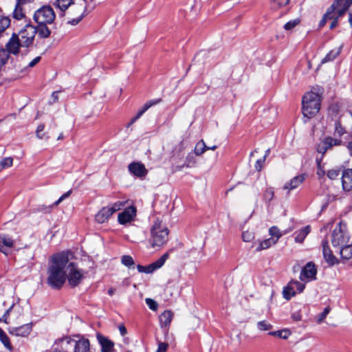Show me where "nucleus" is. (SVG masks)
Wrapping results in <instances>:
<instances>
[{
    "instance_id": "35",
    "label": "nucleus",
    "mask_w": 352,
    "mask_h": 352,
    "mask_svg": "<svg viewBox=\"0 0 352 352\" xmlns=\"http://www.w3.org/2000/svg\"><path fill=\"white\" fill-rule=\"evenodd\" d=\"M300 22V20L296 18L286 23L283 28L286 31H292Z\"/></svg>"
},
{
    "instance_id": "63",
    "label": "nucleus",
    "mask_w": 352,
    "mask_h": 352,
    "mask_svg": "<svg viewBox=\"0 0 352 352\" xmlns=\"http://www.w3.org/2000/svg\"><path fill=\"white\" fill-rule=\"evenodd\" d=\"M217 148V146L214 145L212 146H207V150H215Z\"/></svg>"
},
{
    "instance_id": "17",
    "label": "nucleus",
    "mask_w": 352,
    "mask_h": 352,
    "mask_svg": "<svg viewBox=\"0 0 352 352\" xmlns=\"http://www.w3.org/2000/svg\"><path fill=\"white\" fill-rule=\"evenodd\" d=\"M12 16L14 19L17 21L24 20L25 22L27 21V16L25 15L24 5H22L16 1L14 8L12 13Z\"/></svg>"
},
{
    "instance_id": "21",
    "label": "nucleus",
    "mask_w": 352,
    "mask_h": 352,
    "mask_svg": "<svg viewBox=\"0 0 352 352\" xmlns=\"http://www.w3.org/2000/svg\"><path fill=\"white\" fill-rule=\"evenodd\" d=\"M173 312L170 310H166L159 316L161 327H168L173 318Z\"/></svg>"
},
{
    "instance_id": "54",
    "label": "nucleus",
    "mask_w": 352,
    "mask_h": 352,
    "mask_svg": "<svg viewBox=\"0 0 352 352\" xmlns=\"http://www.w3.org/2000/svg\"><path fill=\"white\" fill-rule=\"evenodd\" d=\"M168 349V344L165 342H159L157 352H166Z\"/></svg>"
},
{
    "instance_id": "12",
    "label": "nucleus",
    "mask_w": 352,
    "mask_h": 352,
    "mask_svg": "<svg viewBox=\"0 0 352 352\" xmlns=\"http://www.w3.org/2000/svg\"><path fill=\"white\" fill-rule=\"evenodd\" d=\"M14 240L10 235L0 234V252L5 255H8L10 249L14 245Z\"/></svg>"
},
{
    "instance_id": "46",
    "label": "nucleus",
    "mask_w": 352,
    "mask_h": 352,
    "mask_svg": "<svg viewBox=\"0 0 352 352\" xmlns=\"http://www.w3.org/2000/svg\"><path fill=\"white\" fill-rule=\"evenodd\" d=\"M145 301H146V303L148 305V307L151 310L156 311L157 309L158 304L157 303L156 301H155L154 300L149 298H146Z\"/></svg>"
},
{
    "instance_id": "22",
    "label": "nucleus",
    "mask_w": 352,
    "mask_h": 352,
    "mask_svg": "<svg viewBox=\"0 0 352 352\" xmlns=\"http://www.w3.org/2000/svg\"><path fill=\"white\" fill-rule=\"evenodd\" d=\"M73 3L74 0H55L53 6L60 12V15H63L64 12Z\"/></svg>"
},
{
    "instance_id": "38",
    "label": "nucleus",
    "mask_w": 352,
    "mask_h": 352,
    "mask_svg": "<svg viewBox=\"0 0 352 352\" xmlns=\"http://www.w3.org/2000/svg\"><path fill=\"white\" fill-rule=\"evenodd\" d=\"M339 54H340V51L339 50L331 51L322 60V63H327L328 61H331V60H334L338 56Z\"/></svg>"
},
{
    "instance_id": "15",
    "label": "nucleus",
    "mask_w": 352,
    "mask_h": 352,
    "mask_svg": "<svg viewBox=\"0 0 352 352\" xmlns=\"http://www.w3.org/2000/svg\"><path fill=\"white\" fill-rule=\"evenodd\" d=\"M342 184L344 190L350 191L352 189V169L343 170L342 174Z\"/></svg>"
},
{
    "instance_id": "4",
    "label": "nucleus",
    "mask_w": 352,
    "mask_h": 352,
    "mask_svg": "<svg viewBox=\"0 0 352 352\" xmlns=\"http://www.w3.org/2000/svg\"><path fill=\"white\" fill-rule=\"evenodd\" d=\"M168 230L159 218L153 222L150 229L148 242L153 248H162L168 239Z\"/></svg>"
},
{
    "instance_id": "31",
    "label": "nucleus",
    "mask_w": 352,
    "mask_h": 352,
    "mask_svg": "<svg viewBox=\"0 0 352 352\" xmlns=\"http://www.w3.org/2000/svg\"><path fill=\"white\" fill-rule=\"evenodd\" d=\"M206 151H207V146L203 140L199 141L195 147V155H201Z\"/></svg>"
},
{
    "instance_id": "27",
    "label": "nucleus",
    "mask_w": 352,
    "mask_h": 352,
    "mask_svg": "<svg viewBox=\"0 0 352 352\" xmlns=\"http://www.w3.org/2000/svg\"><path fill=\"white\" fill-rule=\"evenodd\" d=\"M340 256L342 258L349 260L352 258V244L344 245L340 250Z\"/></svg>"
},
{
    "instance_id": "19",
    "label": "nucleus",
    "mask_w": 352,
    "mask_h": 352,
    "mask_svg": "<svg viewBox=\"0 0 352 352\" xmlns=\"http://www.w3.org/2000/svg\"><path fill=\"white\" fill-rule=\"evenodd\" d=\"M305 179V175H299L292 178L289 182H287L283 188L292 190L299 186Z\"/></svg>"
},
{
    "instance_id": "36",
    "label": "nucleus",
    "mask_w": 352,
    "mask_h": 352,
    "mask_svg": "<svg viewBox=\"0 0 352 352\" xmlns=\"http://www.w3.org/2000/svg\"><path fill=\"white\" fill-rule=\"evenodd\" d=\"M10 19L8 16H0V32H3L9 27Z\"/></svg>"
},
{
    "instance_id": "14",
    "label": "nucleus",
    "mask_w": 352,
    "mask_h": 352,
    "mask_svg": "<svg viewBox=\"0 0 352 352\" xmlns=\"http://www.w3.org/2000/svg\"><path fill=\"white\" fill-rule=\"evenodd\" d=\"M31 331V325L30 324H26L21 327L10 328L9 329V333L15 336L25 337L30 333Z\"/></svg>"
},
{
    "instance_id": "49",
    "label": "nucleus",
    "mask_w": 352,
    "mask_h": 352,
    "mask_svg": "<svg viewBox=\"0 0 352 352\" xmlns=\"http://www.w3.org/2000/svg\"><path fill=\"white\" fill-rule=\"evenodd\" d=\"M344 133V129L342 126L340 125V122H336L335 123V131H334V135L341 136Z\"/></svg>"
},
{
    "instance_id": "13",
    "label": "nucleus",
    "mask_w": 352,
    "mask_h": 352,
    "mask_svg": "<svg viewBox=\"0 0 352 352\" xmlns=\"http://www.w3.org/2000/svg\"><path fill=\"white\" fill-rule=\"evenodd\" d=\"M129 170L134 175L138 177H144L147 173L148 170L145 166L140 162H133L129 165Z\"/></svg>"
},
{
    "instance_id": "33",
    "label": "nucleus",
    "mask_w": 352,
    "mask_h": 352,
    "mask_svg": "<svg viewBox=\"0 0 352 352\" xmlns=\"http://www.w3.org/2000/svg\"><path fill=\"white\" fill-rule=\"evenodd\" d=\"M324 142V144L327 145L330 148H331L333 146H338L341 144V140H338L336 138H332L331 137H327L323 140Z\"/></svg>"
},
{
    "instance_id": "53",
    "label": "nucleus",
    "mask_w": 352,
    "mask_h": 352,
    "mask_svg": "<svg viewBox=\"0 0 352 352\" xmlns=\"http://www.w3.org/2000/svg\"><path fill=\"white\" fill-rule=\"evenodd\" d=\"M327 145L324 144V142L322 141L318 146V152L322 154H324L327 150L329 149L328 146H326Z\"/></svg>"
},
{
    "instance_id": "3",
    "label": "nucleus",
    "mask_w": 352,
    "mask_h": 352,
    "mask_svg": "<svg viewBox=\"0 0 352 352\" xmlns=\"http://www.w3.org/2000/svg\"><path fill=\"white\" fill-rule=\"evenodd\" d=\"M349 14V23L352 26V0H334L330 7L328 8L320 21V27H323L327 21H331L329 28L334 29L338 24L340 19L345 15Z\"/></svg>"
},
{
    "instance_id": "18",
    "label": "nucleus",
    "mask_w": 352,
    "mask_h": 352,
    "mask_svg": "<svg viewBox=\"0 0 352 352\" xmlns=\"http://www.w3.org/2000/svg\"><path fill=\"white\" fill-rule=\"evenodd\" d=\"M97 338L101 346L102 352H113L114 346L113 342L102 335H98Z\"/></svg>"
},
{
    "instance_id": "37",
    "label": "nucleus",
    "mask_w": 352,
    "mask_h": 352,
    "mask_svg": "<svg viewBox=\"0 0 352 352\" xmlns=\"http://www.w3.org/2000/svg\"><path fill=\"white\" fill-rule=\"evenodd\" d=\"M269 233L272 236L271 238L277 239V241L283 235V233H281L280 230L276 226L270 228L269 230Z\"/></svg>"
},
{
    "instance_id": "11",
    "label": "nucleus",
    "mask_w": 352,
    "mask_h": 352,
    "mask_svg": "<svg viewBox=\"0 0 352 352\" xmlns=\"http://www.w3.org/2000/svg\"><path fill=\"white\" fill-rule=\"evenodd\" d=\"M19 55V58L21 60L24 64H26L25 67V69L28 68L34 67L36 64H38L41 57L40 56H35L32 60H30V52L29 50H25L21 51Z\"/></svg>"
},
{
    "instance_id": "1",
    "label": "nucleus",
    "mask_w": 352,
    "mask_h": 352,
    "mask_svg": "<svg viewBox=\"0 0 352 352\" xmlns=\"http://www.w3.org/2000/svg\"><path fill=\"white\" fill-rule=\"evenodd\" d=\"M70 251L61 252L51 256L47 267V283L53 289H60L66 280L72 287L77 286L83 278V271L72 261Z\"/></svg>"
},
{
    "instance_id": "57",
    "label": "nucleus",
    "mask_w": 352,
    "mask_h": 352,
    "mask_svg": "<svg viewBox=\"0 0 352 352\" xmlns=\"http://www.w3.org/2000/svg\"><path fill=\"white\" fill-rule=\"evenodd\" d=\"M143 113L144 112L140 109L138 111L137 116L131 120L128 126H131V124H133L138 119H139L143 115Z\"/></svg>"
},
{
    "instance_id": "56",
    "label": "nucleus",
    "mask_w": 352,
    "mask_h": 352,
    "mask_svg": "<svg viewBox=\"0 0 352 352\" xmlns=\"http://www.w3.org/2000/svg\"><path fill=\"white\" fill-rule=\"evenodd\" d=\"M264 162H265V159H263V158L258 160L255 164V168L257 170L260 171L263 167Z\"/></svg>"
},
{
    "instance_id": "59",
    "label": "nucleus",
    "mask_w": 352,
    "mask_h": 352,
    "mask_svg": "<svg viewBox=\"0 0 352 352\" xmlns=\"http://www.w3.org/2000/svg\"><path fill=\"white\" fill-rule=\"evenodd\" d=\"M292 318L295 321H299L301 320V315L299 312H296L292 314Z\"/></svg>"
},
{
    "instance_id": "7",
    "label": "nucleus",
    "mask_w": 352,
    "mask_h": 352,
    "mask_svg": "<svg viewBox=\"0 0 352 352\" xmlns=\"http://www.w3.org/2000/svg\"><path fill=\"white\" fill-rule=\"evenodd\" d=\"M349 234L341 227L336 228L331 234V243L333 247H342L349 242Z\"/></svg>"
},
{
    "instance_id": "24",
    "label": "nucleus",
    "mask_w": 352,
    "mask_h": 352,
    "mask_svg": "<svg viewBox=\"0 0 352 352\" xmlns=\"http://www.w3.org/2000/svg\"><path fill=\"white\" fill-rule=\"evenodd\" d=\"M311 232V228L309 226H307L302 229H300L298 231H296L294 233L295 235V241L296 243H301L303 242L306 236L309 234Z\"/></svg>"
},
{
    "instance_id": "25",
    "label": "nucleus",
    "mask_w": 352,
    "mask_h": 352,
    "mask_svg": "<svg viewBox=\"0 0 352 352\" xmlns=\"http://www.w3.org/2000/svg\"><path fill=\"white\" fill-rule=\"evenodd\" d=\"M196 164V159L192 153H189L185 160L184 164L175 168V171L182 170L184 167L192 168Z\"/></svg>"
},
{
    "instance_id": "44",
    "label": "nucleus",
    "mask_w": 352,
    "mask_h": 352,
    "mask_svg": "<svg viewBox=\"0 0 352 352\" xmlns=\"http://www.w3.org/2000/svg\"><path fill=\"white\" fill-rule=\"evenodd\" d=\"M254 238V233L250 231H245L242 234L243 241L245 242H250Z\"/></svg>"
},
{
    "instance_id": "5",
    "label": "nucleus",
    "mask_w": 352,
    "mask_h": 352,
    "mask_svg": "<svg viewBox=\"0 0 352 352\" xmlns=\"http://www.w3.org/2000/svg\"><path fill=\"white\" fill-rule=\"evenodd\" d=\"M321 100V94L313 91L306 93L302 100L303 116L308 119L315 116L320 111Z\"/></svg>"
},
{
    "instance_id": "32",
    "label": "nucleus",
    "mask_w": 352,
    "mask_h": 352,
    "mask_svg": "<svg viewBox=\"0 0 352 352\" xmlns=\"http://www.w3.org/2000/svg\"><path fill=\"white\" fill-rule=\"evenodd\" d=\"M126 201H118L111 206H108V207L110 209L111 213L113 214L116 212L121 210L126 205Z\"/></svg>"
},
{
    "instance_id": "55",
    "label": "nucleus",
    "mask_w": 352,
    "mask_h": 352,
    "mask_svg": "<svg viewBox=\"0 0 352 352\" xmlns=\"http://www.w3.org/2000/svg\"><path fill=\"white\" fill-rule=\"evenodd\" d=\"M12 307H13V305L5 312L2 318L0 320V322L3 321L6 323H8V316H9L10 312L11 309H12Z\"/></svg>"
},
{
    "instance_id": "29",
    "label": "nucleus",
    "mask_w": 352,
    "mask_h": 352,
    "mask_svg": "<svg viewBox=\"0 0 352 352\" xmlns=\"http://www.w3.org/2000/svg\"><path fill=\"white\" fill-rule=\"evenodd\" d=\"M36 33L41 38H48L51 34V31L46 25H38L36 28Z\"/></svg>"
},
{
    "instance_id": "23",
    "label": "nucleus",
    "mask_w": 352,
    "mask_h": 352,
    "mask_svg": "<svg viewBox=\"0 0 352 352\" xmlns=\"http://www.w3.org/2000/svg\"><path fill=\"white\" fill-rule=\"evenodd\" d=\"M89 345V341L87 339L79 340L76 342L74 352H91Z\"/></svg>"
},
{
    "instance_id": "48",
    "label": "nucleus",
    "mask_w": 352,
    "mask_h": 352,
    "mask_svg": "<svg viewBox=\"0 0 352 352\" xmlns=\"http://www.w3.org/2000/svg\"><path fill=\"white\" fill-rule=\"evenodd\" d=\"M269 334L272 335V336H278V337L284 338V339H286L288 337V332L286 330L285 331L282 330V331H273V332L269 333Z\"/></svg>"
},
{
    "instance_id": "16",
    "label": "nucleus",
    "mask_w": 352,
    "mask_h": 352,
    "mask_svg": "<svg viewBox=\"0 0 352 352\" xmlns=\"http://www.w3.org/2000/svg\"><path fill=\"white\" fill-rule=\"evenodd\" d=\"M322 252L325 261L330 265L338 263V259L333 255L331 250L329 249L327 241L322 242Z\"/></svg>"
},
{
    "instance_id": "2",
    "label": "nucleus",
    "mask_w": 352,
    "mask_h": 352,
    "mask_svg": "<svg viewBox=\"0 0 352 352\" xmlns=\"http://www.w3.org/2000/svg\"><path fill=\"white\" fill-rule=\"evenodd\" d=\"M36 34V27L27 23L17 33L12 34L6 45L8 54H19L21 48L29 50L34 44Z\"/></svg>"
},
{
    "instance_id": "41",
    "label": "nucleus",
    "mask_w": 352,
    "mask_h": 352,
    "mask_svg": "<svg viewBox=\"0 0 352 352\" xmlns=\"http://www.w3.org/2000/svg\"><path fill=\"white\" fill-rule=\"evenodd\" d=\"M257 328L260 331H268L272 328V326L267 322L263 320L257 323Z\"/></svg>"
},
{
    "instance_id": "10",
    "label": "nucleus",
    "mask_w": 352,
    "mask_h": 352,
    "mask_svg": "<svg viewBox=\"0 0 352 352\" xmlns=\"http://www.w3.org/2000/svg\"><path fill=\"white\" fill-rule=\"evenodd\" d=\"M136 216V208L134 206H129L124 209L118 216V221L119 223L124 225L133 221Z\"/></svg>"
},
{
    "instance_id": "60",
    "label": "nucleus",
    "mask_w": 352,
    "mask_h": 352,
    "mask_svg": "<svg viewBox=\"0 0 352 352\" xmlns=\"http://www.w3.org/2000/svg\"><path fill=\"white\" fill-rule=\"evenodd\" d=\"M119 331L122 336L126 335L127 332L126 327L123 324L119 326Z\"/></svg>"
},
{
    "instance_id": "45",
    "label": "nucleus",
    "mask_w": 352,
    "mask_h": 352,
    "mask_svg": "<svg viewBox=\"0 0 352 352\" xmlns=\"http://www.w3.org/2000/svg\"><path fill=\"white\" fill-rule=\"evenodd\" d=\"M289 0H274L272 3V6L274 9L285 6L287 5Z\"/></svg>"
},
{
    "instance_id": "62",
    "label": "nucleus",
    "mask_w": 352,
    "mask_h": 352,
    "mask_svg": "<svg viewBox=\"0 0 352 352\" xmlns=\"http://www.w3.org/2000/svg\"><path fill=\"white\" fill-rule=\"evenodd\" d=\"M347 148L350 151L351 155L352 156V141L349 142V144L347 145Z\"/></svg>"
},
{
    "instance_id": "34",
    "label": "nucleus",
    "mask_w": 352,
    "mask_h": 352,
    "mask_svg": "<svg viewBox=\"0 0 352 352\" xmlns=\"http://www.w3.org/2000/svg\"><path fill=\"white\" fill-rule=\"evenodd\" d=\"M13 159L12 157H8L2 159L0 161V171L5 168H9L12 166Z\"/></svg>"
},
{
    "instance_id": "26",
    "label": "nucleus",
    "mask_w": 352,
    "mask_h": 352,
    "mask_svg": "<svg viewBox=\"0 0 352 352\" xmlns=\"http://www.w3.org/2000/svg\"><path fill=\"white\" fill-rule=\"evenodd\" d=\"M277 242V239H274L273 238H270L265 240L261 241L256 248V250L257 252L261 251L263 250H266L271 247L272 245L276 244Z\"/></svg>"
},
{
    "instance_id": "42",
    "label": "nucleus",
    "mask_w": 352,
    "mask_h": 352,
    "mask_svg": "<svg viewBox=\"0 0 352 352\" xmlns=\"http://www.w3.org/2000/svg\"><path fill=\"white\" fill-rule=\"evenodd\" d=\"M122 263L127 267H130L134 265V261L131 256L124 255L122 257Z\"/></svg>"
},
{
    "instance_id": "58",
    "label": "nucleus",
    "mask_w": 352,
    "mask_h": 352,
    "mask_svg": "<svg viewBox=\"0 0 352 352\" xmlns=\"http://www.w3.org/2000/svg\"><path fill=\"white\" fill-rule=\"evenodd\" d=\"M81 19H82V16H81V15H80V16H78L77 18L74 19H72V20H71V21H68V23H69V24H71V25H75L78 24V23L80 22V21L81 20Z\"/></svg>"
},
{
    "instance_id": "28",
    "label": "nucleus",
    "mask_w": 352,
    "mask_h": 352,
    "mask_svg": "<svg viewBox=\"0 0 352 352\" xmlns=\"http://www.w3.org/2000/svg\"><path fill=\"white\" fill-rule=\"evenodd\" d=\"M296 294V292L292 287L291 281L288 283V285L284 288L283 291V295L285 299L290 300L293 296Z\"/></svg>"
},
{
    "instance_id": "47",
    "label": "nucleus",
    "mask_w": 352,
    "mask_h": 352,
    "mask_svg": "<svg viewBox=\"0 0 352 352\" xmlns=\"http://www.w3.org/2000/svg\"><path fill=\"white\" fill-rule=\"evenodd\" d=\"M72 191L69 190L65 194H63L56 201H55L52 206L49 207V208H52L54 206H57L60 203H61L63 200H65L66 198L69 197Z\"/></svg>"
},
{
    "instance_id": "8",
    "label": "nucleus",
    "mask_w": 352,
    "mask_h": 352,
    "mask_svg": "<svg viewBox=\"0 0 352 352\" xmlns=\"http://www.w3.org/2000/svg\"><path fill=\"white\" fill-rule=\"evenodd\" d=\"M317 270L312 262L307 263L302 269L300 279L303 282H309L316 278Z\"/></svg>"
},
{
    "instance_id": "39",
    "label": "nucleus",
    "mask_w": 352,
    "mask_h": 352,
    "mask_svg": "<svg viewBox=\"0 0 352 352\" xmlns=\"http://www.w3.org/2000/svg\"><path fill=\"white\" fill-rule=\"evenodd\" d=\"M291 283H292V287H294L296 293L297 292L299 293L302 292L305 287V283H302L298 280H291Z\"/></svg>"
},
{
    "instance_id": "40",
    "label": "nucleus",
    "mask_w": 352,
    "mask_h": 352,
    "mask_svg": "<svg viewBox=\"0 0 352 352\" xmlns=\"http://www.w3.org/2000/svg\"><path fill=\"white\" fill-rule=\"evenodd\" d=\"M162 102V99L157 98L148 101L144 104L142 109H141L144 113L153 105L160 104Z\"/></svg>"
},
{
    "instance_id": "43",
    "label": "nucleus",
    "mask_w": 352,
    "mask_h": 352,
    "mask_svg": "<svg viewBox=\"0 0 352 352\" xmlns=\"http://www.w3.org/2000/svg\"><path fill=\"white\" fill-rule=\"evenodd\" d=\"M330 310H331V308L329 307H327L323 310V311L319 316H318L317 322L321 323L324 320V319L327 317V316L329 314V313L330 312Z\"/></svg>"
},
{
    "instance_id": "51",
    "label": "nucleus",
    "mask_w": 352,
    "mask_h": 352,
    "mask_svg": "<svg viewBox=\"0 0 352 352\" xmlns=\"http://www.w3.org/2000/svg\"><path fill=\"white\" fill-rule=\"evenodd\" d=\"M340 175V172L336 169H331L327 172V176L331 179H334L337 178Z\"/></svg>"
},
{
    "instance_id": "30",
    "label": "nucleus",
    "mask_w": 352,
    "mask_h": 352,
    "mask_svg": "<svg viewBox=\"0 0 352 352\" xmlns=\"http://www.w3.org/2000/svg\"><path fill=\"white\" fill-rule=\"evenodd\" d=\"M0 340L4 345V346L8 350L12 349V346L10 342V339L6 333L0 328Z\"/></svg>"
},
{
    "instance_id": "52",
    "label": "nucleus",
    "mask_w": 352,
    "mask_h": 352,
    "mask_svg": "<svg viewBox=\"0 0 352 352\" xmlns=\"http://www.w3.org/2000/svg\"><path fill=\"white\" fill-rule=\"evenodd\" d=\"M44 127H45L44 124H41L38 126V127L36 129V134L37 138H38L39 139H42L44 136V133H43Z\"/></svg>"
},
{
    "instance_id": "50",
    "label": "nucleus",
    "mask_w": 352,
    "mask_h": 352,
    "mask_svg": "<svg viewBox=\"0 0 352 352\" xmlns=\"http://www.w3.org/2000/svg\"><path fill=\"white\" fill-rule=\"evenodd\" d=\"M264 199L266 201H270L274 197V191L272 188L267 189L264 192Z\"/></svg>"
},
{
    "instance_id": "64",
    "label": "nucleus",
    "mask_w": 352,
    "mask_h": 352,
    "mask_svg": "<svg viewBox=\"0 0 352 352\" xmlns=\"http://www.w3.org/2000/svg\"><path fill=\"white\" fill-rule=\"evenodd\" d=\"M52 97L54 98V100L58 98V92H53Z\"/></svg>"
},
{
    "instance_id": "61",
    "label": "nucleus",
    "mask_w": 352,
    "mask_h": 352,
    "mask_svg": "<svg viewBox=\"0 0 352 352\" xmlns=\"http://www.w3.org/2000/svg\"><path fill=\"white\" fill-rule=\"evenodd\" d=\"M16 1L25 6L28 3H30L33 2L34 0H16Z\"/></svg>"
},
{
    "instance_id": "20",
    "label": "nucleus",
    "mask_w": 352,
    "mask_h": 352,
    "mask_svg": "<svg viewBox=\"0 0 352 352\" xmlns=\"http://www.w3.org/2000/svg\"><path fill=\"white\" fill-rule=\"evenodd\" d=\"M108 206L103 207L95 216L96 221L99 223L106 222L112 215Z\"/></svg>"
},
{
    "instance_id": "9",
    "label": "nucleus",
    "mask_w": 352,
    "mask_h": 352,
    "mask_svg": "<svg viewBox=\"0 0 352 352\" xmlns=\"http://www.w3.org/2000/svg\"><path fill=\"white\" fill-rule=\"evenodd\" d=\"M168 258V254L165 253L159 259H157L155 262L151 263V265L148 266H142L138 265L137 268L140 272L149 274L153 272L155 270L160 268L164 264Z\"/></svg>"
},
{
    "instance_id": "6",
    "label": "nucleus",
    "mask_w": 352,
    "mask_h": 352,
    "mask_svg": "<svg viewBox=\"0 0 352 352\" xmlns=\"http://www.w3.org/2000/svg\"><path fill=\"white\" fill-rule=\"evenodd\" d=\"M55 17V12L50 6H42L36 10L33 15V19L38 25L51 24Z\"/></svg>"
}]
</instances>
